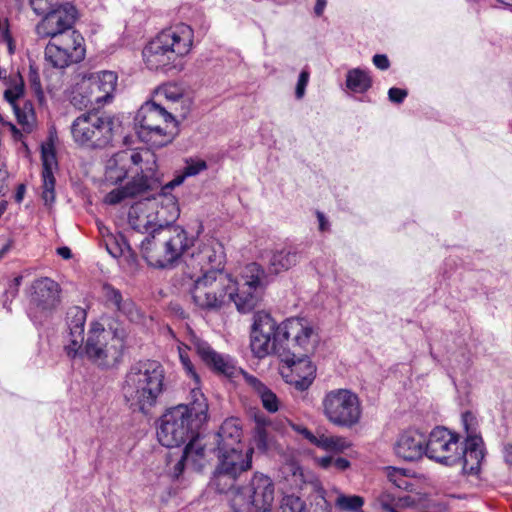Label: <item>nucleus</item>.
Listing matches in <instances>:
<instances>
[{
    "mask_svg": "<svg viewBox=\"0 0 512 512\" xmlns=\"http://www.w3.org/2000/svg\"><path fill=\"white\" fill-rule=\"evenodd\" d=\"M267 284L264 269L255 262L245 266L239 280L224 270L207 269L194 281L191 296L201 310L217 311L233 302L240 313H248L257 305Z\"/></svg>",
    "mask_w": 512,
    "mask_h": 512,
    "instance_id": "1",
    "label": "nucleus"
},
{
    "mask_svg": "<svg viewBox=\"0 0 512 512\" xmlns=\"http://www.w3.org/2000/svg\"><path fill=\"white\" fill-rule=\"evenodd\" d=\"M319 343L318 327L305 317H291L278 324L265 311H257L253 316L250 348L258 359L272 354L287 357L289 351L310 355Z\"/></svg>",
    "mask_w": 512,
    "mask_h": 512,
    "instance_id": "2",
    "label": "nucleus"
},
{
    "mask_svg": "<svg viewBox=\"0 0 512 512\" xmlns=\"http://www.w3.org/2000/svg\"><path fill=\"white\" fill-rule=\"evenodd\" d=\"M242 429L236 418L226 419L214 435L217 465L209 485L218 493H227L236 487L243 472L252 466L253 448L244 449Z\"/></svg>",
    "mask_w": 512,
    "mask_h": 512,
    "instance_id": "3",
    "label": "nucleus"
},
{
    "mask_svg": "<svg viewBox=\"0 0 512 512\" xmlns=\"http://www.w3.org/2000/svg\"><path fill=\"white\" fill-rule=\"evenodd\" d=\"M128 328L118 320L90 323L86 340L77 349L75 360H88L100 369H112L122 361L127 348Z\"/></svg>",
    "mask_w": 512,
    "mask_h": 512,
    "instance_id": "4",
    "label": "nucleus"
},
{
    "mask_svg": "<svg viewBox=\"0 0 512 512\" xmlns=\"http://www.w3.org/2000/svg\"><path fill=\"white\" fill-rule=\"evenodd\" d=\"M192 401L168 409L160 418L157 438L161 445L174 448L198 437L208 417V404L199 390L191 391Z\"/></svg>",
    "mask_w": 512,
    "mask_h": 512,
    "instance_id": "5",
    "label": "nucleus"
},
{
    "mask_svg": "<svg viewBox=\"0 0 512 512\" xmlns=\"http://www.w3.org/2000/svg\"><path fill=\"white\" fill-rule=\"evenodd\" d=\"M165 369L155 360L131 365L125 374L121 392L133 412L147 414L165 390Z\"/></svg>",
    "mask_w": 512,
    "mask_h": 512,
    "instance_id": "6",
    "label": "nucleus"
},
{
    "mask_svg": "<svg viewBox=\"0 0 512 512\" xmlns=\"http://www.w3.org/2000/svg\"><path fill=\"white\" fill-rule=\"evenodd\" d=\"M193 44V30L181 23L161 31L143 49L145 64L150 70L165 73L179 71L182 58L186 56Z\"/></svg>",
    "mask_w": 512,
    "mask_h": 512,
    "instance_id": "7",
    "label": "nucleus"
},
{
    "mask_svg": "<svg viewBox=\"0 0 512 512\" xmlns=\"http://www.w3.org/2000/svg\"><path fill=\"white\" fill-rule=\"evenodd\" d=\"M194 238L180 226L159 225L140 242L142 257L156 268H166L182 256H189Z\"/></svg>",
    "mask_w": 512,
    "mask_h": 512,
    "instance_id": "8",
    "label": "nucleus"
},
{
    "mask_svg": "<svg viewBox=\"0 0 512 512\" xmlns=\"http://www.w3.org/2000/svg\"><path fill=\"white\" fill-rule=\"evenodd\" d=\"M275 498L272 479L255 473L247 487L236 491L231 499L233 512H271ZM281 512H311L306 503L296 495H285L281 500Z\"/></svg>",
    "mask_w": 512,
    "mask_h": 512,
    "instance_id": "9",
    "label": "nucleus"
},
{
    "mask_svg": "<svg viewBox=\"0 0 512 512\" xmlns=\"http://www.w3.org/2000/svg\"><path fill=\"white\" fill-rule=\"evenodd\" d=\"M177 122L171 112L161 103L146 101L134 117L137 137L154 148L171 143L176 135Z\"/></svg>",
    "mask_w": 512,
    "mask_h": 512,
    "instance_id": "10",
    "label": "nucleus"
},
{
    "mask_svg": "<svg viewBox=\"0 0 512 512\" xmlns=\"http://www.w3.org/2000/svg\"><path fill=\"white\" fill-rule=\"evenodd\" d=\"M118 119L106 113H83L71 125V133L76 143L90 148H104L114 136Z\"/></svg>",
    "mask_w": 512,
    "mask_h": 512,
    "instance_id": "11",
    "label": "nucleus"
},
{
    "mask_svg": "<svg viewBox=\"0 0 512 512\" xmlns=\"http://www.w3.org/2000/svg\"><path fill=\"white\" fill-rule=\"evenodd\" d=\"M323 413L335 426L351 428L361 417L358 396L348 389H334L327 392L322 400Z\"/></svg>",
    "mask_w": 512,
    "mask_h": 512,
    "instance_id": "12",
    "label": "nucleus"
},
{
    "mask_svg": "<svg viewBox=\"0 0 512 512\" xmlns=\"http://www.w3.org/2000/svg\"><path fill=\"white\" fill-rule=\"evenodd\" d=\"M84 38L79 32H72L70 37L51 38L45 47L46 63L58 70H63L85 58Z\"/></svg>",
    "mask_w": 512,
    "mask_h": 512,
    "instance_id": "13",
    "label": "nucleus"
},
{
    "mask_svg": "<svg viewBox=\"0 0 512 512\" xmlns=\"http://www.w3.org/2000/svg\"><path fill=\"white\" fill-rule=\"evenodd\" d=\"M460 437L444 427L434 428L427 437L426 456L445 466L459 463Z\"/></svg>",
    "mask_w": 512,
    "mask_h": 512,
    "instance_id": "14",
    "label": "nucleus"
},
{
    "mask_svg": "<svg viewBox=\"0 0 512 512\" xmlns=\"http://www.w3.org/2000/svg\"><path fill=\"white\" fill-rule=\"evenodd\" d=\"M43 19L36 26V33L40 38L56 36L70 37L76 19V9L70 3H60L43 12Z\"/></svg>",
    "mask_w": 512,
    "mask_h": 512,
    "instance_id": "15",
    "label": "nucleus"
},
{
    "mask_svg": "<svg viewBox=\"0 0 512 512\" xmlns=\"http://www.w3.org/2000/svg\"><path fill=\"white\" fill-rule=\"evenodd\" d=\"M283 365L280 374L284 381L292 385L298 391L307 390L313 383L316 376V366L310 360V355H301L289 351L287 357L277 355Z\"/></svg>",
    "mask_w": 512,
    "mask_h": 512,
    "instance_id": "16",
    "label": "nucleus"
},
{
    "mask_svg": "<svg viewBox=\"0 0 512 512\" xmlns=\"http://www.w3.org/2000/svg\"><path fill=\"white\" fill-rule=\"evenodd\" d=\"M60 302V287L54 280L44 277L33 284V293L28 311L34 323H41L44 317L56 308Z\"/></svg>",
    "mask_w": 512,
    "mask_h": 512,
    "instance_id": "17",
    "label": "nucleus"
},
{
    "mask_svg": "<svg viewBox=\"0 0 512 512\" xmlns=\"http://www.w3.org/2000/svg\"><path fill=\"white\" fill-rule=\"evenodd\" d=\"M206 169V161L202 159L190 158L186 160V165L183 168V171L180 174L176 175L171 181L166 183L161 188L159 199L162 207L161 210L157 212V214L162 215L164 211L167 210V223L175 221L180 214L177 198L171 194V190L174 189L176 186L181 185L187 177L196 176Z\"/></svg>",
    "mask_w": 512,
    "mask_h": 512,
    "instance_id": "18",
    "label": "nucleus"
},
{
    "mask_svg": "<svg viewBox=\"0 0 512 512\" xmlns=\"http://www.w3.org/2000/svg\"><path fill=\"white\" fill-rule=\"evenodd\" d=\"M471 420L472 415L470 413L463 414L462 421L467 435L464 443L460 444L458 450L460 456L458 465L462 466L465 473L475 475L480 470L485 451L482 437L475 429L469 427V421Z\"/></svg>",
    "mask_w": 512,
    "mask_h": 512,
    "instance_id": "19",
    "label": "nucleus"
},
{
    "mask_svg": "<svg viewBox=\"0 0 512 512\" xmlns=\"http://www.w3.org/2000/svg\"><path fill=\"white\" fill-rule=\"evenodd\" d=\"M9 88L4 91L5 100L13 108L18 124L25 133H31L36 124V116L33 104L30 101H24L20 106L18 100L24 94V81L20 73L12 75L8 81Z\"/></svg>",
    "mask_w": 512,
    "mask_h": 512,
    "instance_id": "20",
    "label": "nucleus"
},
{
    "mask_svg": "<svg viewBox=\"0 0 512 512\" xmlns=\"http://www.w3.org/2000/svg\"><path fill=\"white\" fill-rule=\"evenodd\" d=\"M87 312L79 306H73L66 313L67 330L64 336V352L70 360H75L77 349L85 342V323Z\"/></svg>",
    "mask_w": 512,
    "mask_h": 512,
    "instance_id": "21",
    "label": "nucleus"
},
{
    "mask_svg": "<svg viewBox=\"0 0 512 512\" xmlns=\"http://www.w3.org/2000/svg\"><path fill=\"white\" fill-rule=\"evenodd\" d=\"M193 347L205 365L215 373L232 378L238 371H242L237 367L231 356L216 352L206 341L200 338L193 340Z\"/></svg>",
    "mask_w": 512,
    "mask_h": 512,
    "instance_id": "22",
    "label": "nucleus"
},
{
    "mask_svg": "<svg viewBox=\"0 0 512 512\" xmlns=\"http://www.w3.org/2000/svg\"><path fill=\"white\" fill-rule=\"evenodd\" d=\"M426 443L425 433L418 429H408L398 436L394 451L397 457L405 461H417L426 456Z\"/></svg>",
    "mask_w": 512,
    "mask_h": 512,
    "instance_id": "23",
    "label": "nucleus"
},
{
    "mask_svg": "<svg viewBox=\"0 0 512 512\" xmlns=\"http://www.w3.org/2000/svg\"><path fill=\"white\" fill-rule=\"evenodd\" d=\"M190 258L200 267L202 271L210 265V269L224 268L225 254L223 247L216 241H210L198 247L197 251H192Z\"/></svg>",
    "mask_w": 512,
    "mask_h": 512,
    "instance_id": "24",
    "label": "nucleus"
},
{
    "mask_svg": "<svg viewBox=\"0 0 512 512\" xmlns=\"http://www.w3.org/2000/svg\"><path fill=\"white\" fill-rule=\"evenodd\" d=\"M42 200L46 206H51L55 201V177L57 160L52 150H42Z\"/></svg>",
    "mask_w": 512,
    "mask_h": 512,
    "instance_id": "25",
    "label": "nucleus"
},
{
    "mask_svg": "<svg viewBox=\"0 0 512 512\" xmlns=\"http://www.w3.org/2000/svg\"><path fill=\"white\" fill-rule=\"evenodd\" d=\"M151 174H137L125 186L112 190L106 197L109 204H118L123 199L143 194L151 186Z\"/></svg>",
    "mask_w": 512,
    "mask_h": 512,
    "instance_id": "26",
    "label": "nucleus"
},
{
    "mask_svg": "<svg viewBox=\"0 0 512 512\" xmlns=\"http://www.w3.org/2000/svg\"><path fill=\"white\" fill-rule=\"evenodd\" d=\"M102 294L108 307L114 308L131 321L138 317V311L134 302L130 298L124 299L120 290L111 284L106 283L102 286Z\"/></svg>",
    "mask_w": 512,
    "mask_h": 512,
    "instance_id": "27",
    "label": "nucleus"
},
{
    "mask_svg": "<svg viewBox=\"0 0 512 512\" xmlns=\"http://www.w3.org/2000/svg\"><path fill=\"white\" fill-rule=\"evenodd\" d=\"M303 258V251L298 247H285L275 250L269 260V270L274 274L287 271L297 265Z\"/></svg>",
    "mask_w": 512,
    "mask_h": 512,
    "instance_id": "28",
    "label": "nucleus"
},
{
    "mask_svg": "<svg viewBox=\"0 0 512 512\" xmlns=\"http://www.w3.org/2000/svg\"><path fill=\"white\" fill-rule=\"evenodd\" d=\"M245 382L261 399L263 407L270 413H274L279 409V400L274 392H272L257 377L241 371Z\"/></svg>",
    "mask_w": 512,
    "mask_h": 512,
    "instance_id": "29",
    "label": "nucleus"
},
{
    "mask_svg": "<svg viewBox=\"0 0 512 512\" xmlns=\"http://www.w3.org/2000/svg\"><path fill=\"white\" fill-rule=\"evenodd\" d=\"M346 87L354 93H365L373 84L368 70L363 68H352L346 74Z\"/></svg>",
    "mask_w": 512,
    "mask_h": 512,
    "instance_id": "30",
    "label": "nucleus"
},
{
    "mask_svg": "<svg viewBox=\"0 0 512 512\" xmlns=\"http://www.w3.org/2000/svg\"><path fill=\"white\" fill-rule=\"evenodd\" d=\"M90 78L102 91V98H106V101L110 102L116 90L118 80L117 74L113 71H101L96 74H92Z\"/></svg>",
    "mask_w": 512,
    "mask_h": 512,
    "instance_id": "31",
    "label": "nucleus"
},
{
    "mask_svg": "<svg viewBox=\"0 0 512 512\" xmlns=\"http://www.w3.org/2000/svg\"><path fill=\"white\" fill-rule=\"evenodd\" d=\"M184 460H188V465L195 471H200L204 466V446L199 443L198 437L192 439L185 446Z\"/></svg>",
    "mask_w": 512,
    "mask_h": 512,
    "instance_id": "32",
    "label": "nucleus"
},
{
    "mask_svg": "<svg viewBox=\"0 0 512 512\" xmlns=\"http://www.w3.org/2000/svg\"><path fill=\"white\" fill-rule=\"evenodd\" d=\"M315 446L333 453H340L350 447V443L344 437L328 436L321 434L317 437Z\"/></svg>",
    "mask_w": 512,
    "mask_h": 512,
    "instance_id": "33",
    "label": "nucleus"
},
{
    "mask_svg": "<svg viewBox=\"0 0 512 512\" xmlns=\"http://www.w3.org/2000/svg\"><path fill=\"white\" fill-rule=\"evenodd\" d=\"M130 160L135 166H139L141 173L154 174L156 168L155 155L148 149L132 152Z\"/></svg>",
    "mask_w": 512,
    "mask_h": 512,
    "instance_id": "34",
    "label": "nucleus"
},
{
    "mask_svg": "<svg viewBox=\"0 0 512 512\" xmlns=\"http://www.w3.org/2000/svg\"><path fill=\"white\" fill-rule=\"evenodd\" d=\"M363 504V498L357 495H339L336 499V506L343 511L356 512L361 509Z\"/></svg>",
    "mask_w": 512,
    "mask_h": 512,
    "instance_id": "35",
    "label": "nucleus"
},
{
    "mask_svg": "<svg viewBox=\"0 0 512 512\" xmlns=\"http://www.w3.org/2000/svg\"><path fill=\"white\" fill-rule=\"evenodd\" d=\"M317 462L323 469H333L334 471H345L350 466V462L346 458L332 455L320 457Z\"/></svg>",
    "mask_w": 512,
    "mask_h": 512,
    "instance_id": "36",
    "label": "nucleus"
},
{
    "mask_svg": "<svg viewBox=\"0 0 512 512\" xmlns=\"http://www.w3.org/2000/svg\"><path fill=\"white\" fill-rule=\"evenodd\" d=\"M81 89L82 91L89 92V97L92 98L94 105L108 103L106 98H102V91L90 77L81 81Z\"/></svg>",
    "mask_w": 512,
    "mask_h": 512,
    "instance_id": "37",
    "label": "nucleus"
},
{
    "mask_svg": "<svg viewBox=\"0 0 512 512\" xmlns=\"http://www.w3.org/2000/svg\"><path fill=\"white\" fill-rule=\"evenodd\" d=\"M71 104L78 109L94 106L92 98L89 97V92L82 91L81 82L72 92Z\"/></svg>",
    "mask_w": 512,
    "mask_h": 512,
    "instance_id": "38",
    "label": "nucleus"
},
{
    "mask_svg": "<svg viewBox=\"0 0 512 512\" xmlns=\"http://www.w3.org/2000/svg\"><path fill=\"white\" fill-rule=\"evenodd\" d=\"M387 477L396 488L401 490H408L411 484L406 479L405 475L395 467H389Z\"/></svg>",
    "mask_w": 512,
    "mask_h": 512,
    "instance_id": "39",
    "label": "nucleus"
},
{
    "mask_svg": "<svg viewBox=\"0 0 512 512\" xmlns=\"http://www.w3.org/2000/svg\"><path fill=\"white\" fill-rule=\"evenodd\" d=\"M179 358L180 362L186 371L187 375L193 378L197 383L199 382V376L194 368V365L192 364L188 353L186 350L179 348Z\"/></svg>",
    "mask_w": 512,
    "mask_h": 512,
    "instance_id": "40",
    "label": "nucleus"
},
{
    "mask_svg": "<svg viewBox=\"0 0 512 512\" xmlns=\"http://www.w3.org/2000/svg\"><path fill=\"white\" fill-rule=\"evenodd\" d=\"M63 0H30V6L35 14L40 15L51 7H56Z\"/></svg>",
    "mask_w": 512,
    "mask_h": 512,
    "instance_id": "41",
    "label": "nucleus"
},
{
    "mask_svg": "<svg viewBox=\"0 0 512 512\" xmlns=\"http://www.w3.org/2000/svg\"><path fill=\"white\" fill-rule=\"evenodd\" d=\"M310 73L307 69H303L298 77V81L295 88V97L300 100L304 97L306 87L308 85Z\"/></svg>",
    "mask_w": 512,
    "mask_h": 512,
    "instance_id": "42",
    "label": "nucleus"
},
{
    "mask_svg": "<svg viewBox=\"0 0 512 512\" xmlns=\"http://www.w3.org/2000/svg\"><path fill=\"white\" fill-rule=\"evenodd\" d=\"M395 497L388 491L381 493L378 497V503L383 512H399L395 508Z\"/></svg>",
    "mask_w": 512,
    "mask_h": 512,
    "instance_id": "43",
    "label": "nucleus"
},
{
    "mask_svg": "<svg viewBox=\"0 0 512 512\" xmlns=\"http://www.w3.org/2000/svg\"><path fill=\"white\" fill-rule=\"evenodd\" d=\"M29 82L30 87L37 96V98L41 101L44 97L43 90L40 82L39 75L36 71H34L32 68L30 69V75H29Z\"/></svg>",
    "mask_w": 512,
    "mask_h": 512,
    "instance_id": "44",
    "label": "nucleus"
},
{
    "mask_svg": "<svg viewBox=\"0 0 512 512\" xmlns=\"http://www.w3.org/2000/svg\"><path fill=\"white\" fill-rule=\"evenodd\" d=\"M408 95L406 89L392 87L388 90V99L395 104H401Z\"/></svg>",
    "mask_w": 512,
    "mask_h": 512,
    "instance_id": "45",
    "label": "nucleus"
},
{
    "mask_svg": "<svg viewBox=\"0 0 512 512\" xmlns=\"http://www.w3.org/2000/svg\"><path fill=\"white\" fill-rule=\"evenodd\" d=\"M129 224L133 228V230L144 233L149 232L151 222L149 220L145 219H133L131 216L129 217Z\"/></svg>",
    "mask_w": 512,
    "mask_h": 512,
    "instance_id": "46",
    "label": "nucleus"
},
{
    "mask_svg": "<svg viewBox=\"0 0 512 512\" xmlns=\"http://www.w3.org/2000/svg\"><path fill=\"white\" fill-rule=\"evenodd\" d=\"M104 241L106 249L110 255H112L113 257H118L122 253V249L115 237L108 236V238L105 239Z\"/></svg>",
    "mask_w": 512,
    "mask_h": 512,
    "instance_id": "47",
    "label": "nucleus"
},
{
    "mask_svg": "<svg viewBox=\"0 0 512 512\" xmlns=\"http://www.w3.org/2000/svg\"><path fill=\"white\" fill-rule=\"evenodd\" d=\"M373 64L380 70H387L390 67V61L385 54H375L372 58Z\"/></svg>",
    "mask_w": 512,
    "mask_h": 512,
    "instance_id": "48",
    "label": "nucleus"
},
{
    "mask_svg": "<svg viewBox=\"0 0 512 512\" xmlns=\"http://www.w3.org/2000/svg\"><path fill=\"white\" fill-rule=\"evenodd\" d=\"M185 467L190 468V466L188 465V460H184L183 453L181 459L174 466L173 477L178 478L183 473Z\"/></svg>",
    "mask_w": 512,
    "mask_h": 512,
    "instance_id": "49",
    "label": "nucleus"
},
{
    "mask_svg": "<svg viewBox=\"0 0 512 512\" xmlns=\"http://www.w3.org/2000/svg\"><path fill=\"white\" fill-rule=\"evenodd\" d=\"M317 220L319 223V230L321 232H326L329 230L330 224L324 213L317 211L316 212Z\"/></svg>",
    "mask_w": 512,
    "mask_h": 512,
    "instance_id": "50",
    "label": "nucleus"
},
{
    "mask_svg": "<svg viewBox=\"0 0 512 512\" xmlns=\"http://www.w3.org/2000/svg\"><path fill=\"white\" fill-rule=\"evenodd\" d=\"M327 5V0H316L315 6H314V13L316 16H321L325 10V7Z\"/></svg>",
    "mask_w": 512,
    "mask_h": 512,
    "instance_id": "51",
    "label": "nucleus"
},
{
    "mask_svg": "<svg viewBox=\"0 0 512 512\" xmlns=\"http://www.w3.org/2000/svg\"><path fill=\"white\" fill-rule=\"evenodd\" d=\"M301 435H303V437L305 439H307L310 443L312 444H315L316 440H317V437L318 436H315L310 430H308L306 427L304 428H301V432H300Z\"/></svg>",
    "mask_w": 512,
    "mask_h": 512,
    "instance_id": "52",
    "label": "nucleus"
},
{
    "mask_svg": "<svg viewBox=\"0 0 512 512\" xmlns=\"http://www.w3.org/2000/svg\"><path fill=\"white\" fill-rule=\"evenodd\" d=\"M57 253H58V255H60L64 259H70L72 257L71 250L68 247H66V246L59 247L57 249Z\"/></svg>",
    "mask_w": 512,
    "mask_h": 512,
    "instance_id": "53",
    "label": "nucleus"
},
{
    "mask_svg": "<svg viewBox=\"0 0 512 512\" xmlns=\"http://www.w3.org/2000/svg\"><path fill=\"white\" fill-rule=\"evenodd\" d=\"M25 185L24 184H20L17 188V191H16V194H15V200L16 202L20 203L23 198H24V193H25Z\"/></svg>",
    "mask_w": 512,
    "mask_h": 512,
    "instance_id": "54",
    "label": "nucleus"
},
{
    "mask_svg": "<svg viewBox=\"0 0 512 512\" xmlns=\"http://www.w3.org/2000/svg\"><path fill=\"white\" fill-rule=\"evenodd\" d=\"M163 94L165 95L166 99L167 100H170L172 102H175L177 101L179 98H181V95L180 94H174V93H168L167 90H164L163 91ZM162 95V92H158L157 93V96H161Z\"/></svg>",
    "mask_w": 512,
    "mask_h": 512,
    "instance_id": "55",
    "label": "nucleus"
},
{
    "mask_svg": "<svg viewBox=\"0 0 512 512\" xmlns=\"http://www.w3.org/2000/svg\"><path fill=\"white\" fill-rule=\"evenodd\" d=\"M4 40H5V41H6V43H7L9 53H10V54H13V53H14V50H15V46H14L13 39H12V37L8 34V32H6V33H5V35H4Z\"/></svg>",
    "mask_w": 512,
    "mask_h": 512,
    "instance_id": "56",
    "label": "nucleus"
},
{
    "mask_svg": "<svg viewBox=\"0 0 512 512\" xmlns=\"http://www.w3.org/2000/svg\"><path fill=\"white\" fill-rule=\"evenodd\" d=\"M13 241L8 240L3 247L0 249V258H2L12 248Z\"/></svg>",
    "mask_w": 512,
    "mask_h": 512,
    "instance_id": "57",
    "label": "nucleus"
},
{
    "mask_svg": "<svg viewBox=\"0 0 512 512\" xmlns=\"http://www.w3.org/2000/svg\"><path fill=\"white\" fill-rule=\"evenodd\" d=\"M505 460L507 463L512 465V444L505 447Z\"/></svg>",
    "mask_w": 512,
    "mask_h": 512,
    "instance_id": "58",
    "label": "nucleus"
},
{
    "mask_svg": "<svg viewBox=\"0 0 512 512\" xmlns=\"http://www.w3.org/2000/svg\"><path fill=\"white\" fill-rule=\"evenodd\" d=\"M11 130L13 132L15 139L20 140L22 137L21 131L19 129H17V127L15 125H11Z\"/></svg>",
    "mask_w": 512,
    "mask_h": 512,
    "instance_id": "59",
    "label": "nucleus"
},
{
    "mask_svg": "<svg viewBox=\"0 0 512 512\" xmlns=\"http://www.w3.org/2000/svg\"><path fill=\"white\" fill-rule=\"evenodd\" d=\"M499 4L505 8L512 10V0H496Z\"/></svg>",
    "mask_w": 512,
    "mask_h": 512,
    "instance_id": "60",
    "label": "nucleus"
},
{
    "mask_svg": "<svg viewBox=\"0 0 512 512\" xmlns=\"http://www.w3.org/2000/svg\"><path fill=\"white\" fill-rule=\"evenodd\" d=\"M7 204L6 202H0V217L3 215V213L6 211Z\"/></svg>",
    "mask_w": 512,
    "mask_h": 512,
    "instance_id": "61",
    "label": "nucleus"
},
{
    "mask_svg": "<svg viewBox=\"0 0 512 512\" xmlns=\"http://www.w3.org/2000/svg\"><path fill=\"white\" fill-rule=\"evenodd\" d=\"M292 428L294 429V431L300 433L301 432V428H304L303 426L301 425H296V424H293L292 425Z\"/></svg>",
    "mask_w": 512,
    "mask_h": 512,
    "instance_id": "62",
    "label": "nucleus"
},
{
    "mask_svg": "<svg viewBox=\"0 0 512 512\" xmlns=\"http://www.w3.org/2000/svg\"><path fill=\"white\" fill-rule=\"evenodd\" d=\"M21 280H22V277H16V278L14 279L15 285H16V286H19V285H20V283H21Z\"/></svg>",
    "mask_w": 512,
    "mask_h": 512,
    "instance_id": "63",
    "label": "nucleus"
},
{
    "mask_svg": "<svg viewBox=\"0 0 512 512\" xmlns=\"http://www.w3.org/2000/svg\"><path fill=\"white\" fill-rule=\"evenodd\" d=\"M195 338H196V337H193V338H192V340H191V347H189V350L194 349V347H193V340H194Z\"/></svg>",
    "mask_w": 512,
    "mask_h": 512,
    "instance_id": "64",
    "label": "nucleus"
}]
</instances>
